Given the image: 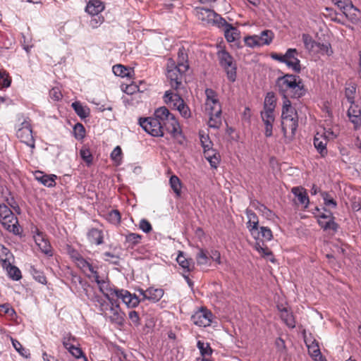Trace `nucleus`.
Segmentation results:
<instances>
[{
    "instance_id": "4c0bfd02",
    "label": "nucleus",
    "mask_w": 361,
    "mask_h": 361,
    "mask_svg": "<svg viewBox=\"0 0 361 361\" xmlns=\"http://www.w3.org/2000/svg\"><path fill=\"white\" fill-rule=\"evenodd\" d=\"M68 254L80 269L83 268L85 266H87V260L84 259L75 249L69 248Z\"/></svg>"
},
{
    "instance_id": "a878e982",
    "label": "nucleus",
    "mask_w": 361,
    "mask_h": 361,
    "mask_svg": "<svg viewBox=\"0 0 361 361\" xmlns=\"http://www.w3.org/2000/svg\"><path fill=\"white\" fill-rule=\"evenodd\" d=\"M195 15L198 20L204 24H211L213 17H214V11L213 10L204 8H197Z\"/></svg>"
},
{
    "instance_id": "58836bf2",
    "label": "nucleus",
    "mask_w": 361,
    "mask_h": 361,
    "mask_svg": "<svg viewBox=\"0 0 361 361\" xmlns=\"http://www.w3.org/2000/svg\"><path fill=\"white\" fill-rule=\"evenodd\" d=\"M255 249L264 257H267L268 260L274 262V258L272 252L267 246H264V243L262 241L257 242L255 244Z\"/></svg>"
},
{
    "instance_id": "a18cd8bd",
    "label": "nucleus",
    "mask_w": 361,
    "mask_h": 361,
    "mask_svg": "<svg viewBox=\"0 0 361 361\" xmlns=\"http://www.w3.org/2000/svg\"><path fill=\"white\" fill-rule=\"evenodd\" d=\"M281 318L290 328L295 326V321L293 314L288 312L286 308L281 311Z\"/></svg>"
},
{
    "instance_id": "bb28decb",
    "label": "nucleus",
    "mask_w": 361,
    "mask_h": 361,
    "mask_svg": "<svg viewBox=\"0 0 361 361\" xmlns=\"http://www.w3.org/2000/svg\"><path fill=\"white\" fill-rule=\"evenodd\" d=\"M204 157L212 168L216 169L220 162V155L211 147L204 149Z\"/></svg>"
},
{
    "instance_id": "7c9ffc66",
    "label": "nucleus",
    "mask_w": 361,
    "mask_h": 361,
    "mask_svg": "<svg viewBox=\"0 0 361 361\" xmlns=\"http://www.w3.org/2000/svg\"><path fill=\"white\" fill-rule=\"evenodd\" d=\"M176 66H180L183 71H187L189 68L188 52L184 47H181L178 52V61Z\"/></svg>"
},
{
    "instance_id": "4d7b16f0",
    "label": "nucleus",
    "mask_w": 361,
    "mask_h": 361,
    "mask_svg": "<svg viewBox=\"0 0 361 361\" xmlns=\"http://www.w3.org/2000/svg\"><path fill=\"white\" fill-rule=\"evenodd\" d=\"M356 86L354 84H349L345 89V96L348 103H355V95Z\"/></svg>"
},
{
    "instance_id": "2f4dec72",
    "label": "nucleus",
    "mask_w": 361,
    "mask_h": 361,
    "mask_svg": "<svg viewBox=\"0 0 361 361\" xmlns=\"http://www.w3.org/2000/svg\"><path fill=\"white\" fill-rule=\"evenodd\" d=\"M255 35L257 37V41L259 42L260 47L269 45L274 37V32L270 30H263L259 35Z\"/></svg>"
},
{
    "instance_id": "79ce46f5",
    "label": "nucleus",
    "mask_w": 361,
    "mask_h": 361,
    "mask_svg": "<svg viewBox=\"0 0 361 361\" xmlns=\"http://www.w3.org/2000/svg\"><path fill=\"white\" fill-rule=\"evenodd\" d=\"M3 268L6 270L8 275L13 280L18 281L21 279L22 276L20 269L12 265V261L9 262L8 265H4Z\"/></svg>"
},
{
    "instance_id": "8fccbe9b",
    "label": "nucleus",
    "mask_w": 361,
    "mask_h": 361,
    "mask_svg": "<svg viewBox=\"0 0 361 361\" xmlns=\"http://www.w3.org/2000/svg\"><path fill=\"white\" fill-rule=\"evenodd\" d=\"M276 104V99L273 92H268L264 98V109L274 110Z\"/></svg>"
},
{
    "instance_id": "f704fd0d",
    "label": "nucleus",
    "mask_w": 361,
    "mask_h": 361,
    "mask_svg": "<svg viewBox=\"0 0 361 361\" xmlns=\"http://www.w3.org/2000/svg\"><path fill=\"white\" fill-rule=\"evenodd\" d=\"M358 9L352 3H348V6H346L345 11H343L345 18L352 23H355L358 20Z\"/></svg>"
},
{
    "instance_id": "de8ad7c7",
    "label": "nucleus",
    "mask_w": 361,
    "mask_h": 361,
    "mask_svg": "<svg viewBox=\"0 0 361 361\" xmlns=\"http://www.w3.org/2000/svg\"><path fill=\"white\" fill-rule=\"evenodd\" d=\"M253 207L261 213L267 219H271L274 216V214L271 210L268 209L265 205L260 204L259 202L253 203Z\"/></svg>"
},
{
    "instance_id": "f257e3e1",
    "label": "nucleus",
    "mask_w": 361,
    "mask_h": 361,
    "mask_svg": "<svg viewBox=\"0 0 361 361\" xmlns=\"http://www.w3.org/2000/svg\"><path fill=\"white\" fill-rule=\"evenodd\" d=\"M276 87L284 99L288 97L298 99L306 92L302 79L300 76L293 74H286L279 77L276 82Z\"/></svg>"
},
{
    "instance_id": "37998d69",
    "label": "nucleus",
    "mask_w": 361,
    "mask_h": 361,
    "mask_svg": "<svg viewBox=\"0 0 361 361\" xmlns=\"http://www.w3.org/2000/svg\"><path fill=\"white\" fill-rule=\"evenodd\" d=\"M92 300L95 303V305L99 307L102 314L106 315V311L109 310L111 305L99 295H94L92 298Z\"/></svg>"
},
{
    "instance_id": "39448f33",
    "label": "nucleus",
    "mask_w": 361,
    "mask_h": 361,
    "mask_svg": "<svg viewBox=\"0 0 361 361\" xmlns=\"http://www.w3.org/2000/svg\"><path fill=\"white\" fill-rule=\"evenodd\" d=\"M164 99L166 104L177 109L183 118H188L191 116V111L189 106L178 94L170 90L166 91Z\"/></svg>"
},
{
    "instance_id": "b1692460",
    "label": "nucleus",
    "mask_w": 361,
    "mask_h": 361,
    "mask_svg": "<svg viewBox=\"0 0 361 361\" xmlns=\"http://www.w3.org/2000/svg\"><path fill=\"white\" fill-rule=\"evenodd\" d=\"M87 238L92 245H102L104 243V232L96 228H90L87 233Z\"/></svg>"
},
{
    "instance_id": "c85d7f7f",
    "label": "nucleus",
    "mask_w": 361,
    "mask_h": 361,
    "mask_svg": "<svg viewBox=\"0 0 361 361\" xmlns=\"http://www.w3.org/2000/svg\"><path fill=\"white\" fill-rule=\"evenodd\" d=\"M197 347L200 350V354L202 357V361H212L209 357L212 355L213 350L209 343L198 341L197 343Z\"/></svg>"
},
{
    "instance_id": "cd10ccee",
    "label": "nucleus",
    "mask_w": 361,
    "mask_h": 361,
    "mask_svg": "<svg viewBox=\"0 0 361 361\" xmlns=\"http://www.w3.org/2000/svg\"><path fill=\"white\" fill-rule=\"evenodd\" d=\"M224 34L226 39L228 42H233L240 38V32L237 27L229 24L224 30Z\"/></svg>"
},
{
    "instance_id": "bf43d9fd",
    "label": "nucleus",
    "mask_w": 361,
    "mask_h": 361,
    "mask_svg": "<svg viewBox=\"0 0 361 361\" xmlns=\"http://www.w3.org/2000/svg\"><path fill=\"white\" fill-rule=\"evenodd\" d=\"M62 343L66 350H69L75 344H78L77 339L71 333L66 334L62 339Z\"/></svg>"
},
{
    "instance_id": "6e6d98bb",
    "label": "nucleus",
    "mask_w": 361,
    "mask_h": 361,
    "mask_svg": "<svg viewBox=\"0 0 361 361\" xmlns=\"http://www.w3.org/2000/svg\"><path fill=\"white\" fill-rule=\"evenodd\" d=\"M196 261L199 265L207 264L209 261V257L207 255V252L202 248H200L196 255Z\"/></svg>"
},
{
    "instance_id": "13d9d810",
    "label": "nucleus",
    "mask_w": 361,
    "mask_h": 361,
    "mask_svg": "<svg viewBox=\"0 0 361 361\" xmlns=\"http://www.w3.org/2000/svg\"><path fill=\"white\" fill-rule=\"evenodd\" d=\"M30 273L32 275L33 278L35 279V281L44 285L47 284V277L45 276L44 274L42 271L37 270L34 267H32L30 269Z\"/></svg>"
},
{
    "instance_id": "ddd939ff",
    "label": "nucleus",
    "mask_w": 361,
    "mask_h": 361,
    "mask_svg": "<svg viewBox=\"0 0 361 361\" xmlns=\"http://www.w3.org/2000/svg\"><path fill=\"white\" fill-rule=\"evenodd\" d=\"M281 126L286 137H293L298 128V117L289 118L285 116V118H281Z\"/></svg>"
},
{
    "instance_id": "c756f323",
    "label": "nucleus",
    "mask_w": 361,
    "mask_h": 361,
    "mask_svg": "<svg viewBox=\"0 0 361 361\" xmlns=\"http://www.w3.org/2000/svg\"><path fill=\"white\" fill-rule=\"evenodd\" d=\"M327 140L322 135L317 134L314 139V145L322 157L327 154Z\"/></svg>"
},
{
    "instance_id": "5fc2aeb1",
    "label": "nucleus",
    "mask_w": 361,
    "mask_h": 361,
    "mask_svg": "<svg viewBox=\"0 0 361 361\" xmlns=\"http://www.w3.org/2000/svg\"><path fill=\"white\" fill-rule=\"evenodd\" d=\"M80 155L87 166L92 164L93 156L89 148L82 147L80 150Z\"/></svg>"
},
{
    "instance_id": "a211bd4d",
    "label": "nucleus",
    "mask_w": 361,
    "mask_h": 361,
    "mask_svg": "<svg viewBox=\"0 0 361 361\" xmlns=\"http://www.w3.org/2000/svg\"><path fill=\"white\" fill-rule=\"evenodd\" d=\"M262 119L265 125V135L270 137L272 135L273 123L275 121L274 110L263 109L261 112Z\"/></svg>"
},
{
    "instance_id": "c03bdc74",
    "label": "nucleus",
    "mask_w": 361,
    "mask_h": 361,
    "mask_svg": "<svg viewBox=\"0 0 361 361\" xmlns=\"http://www.w3.org/2000/svg\"><path fill=\"white\" fill-rule=\"evenodd\" d=\"M106 219L111 224L118 226L121 223V213L117 209H112L106 214Z\"/></svg>"
},
{
    "instance_id": "4468645a",
    "label": "nucleus",
    "mask_w": 361,
    "mask_h": 361,
    "mask_svg": "<svg viewBox=\"0 0 361 361\" xmlns=\"http://www.w3.org/2000/svg\"><path fill=\"white\" fill-rule=\"evenodd\" d=\"M247 221V228L251 235L255 238H259V218L257 214L250 209L246 210Z\"/></svg>"
},
{
    "instance_id": "052dcab7",
    "label": "nucleus",
    "mask_w": 361,
    "mask_h": 361,
    "mask_svg": "<svg viewBox=\"0 0 361 361\" xmlns=\"http://www.w3.org/2000/svg\"><path fill=\"white\" fill-rule=\"evenodd\" d=\"M262 238L264 240L269 241L273 238V234L271 229L266 226H261L259 228V239ZM258 240V238H256Z\"/></svg>"
},
{
    "instance_id": "69168bd1",
    "label": "nucleus",
    "mask_w": 361,
    "mask_h": 361,
    "mask_svg": "<svg viewBox=\"0 0 361 361\" xmlns=\"http://www.w3.org/2000/svg\"><path fill=\"white\" fill-rule=\"evenodd\" d=\"M244 42L247 47L250 48L260 47L259 42L257 41V37L255 35L245 37Z\"/></svg>"
},
{
    "instance_id": "603ef678",
    "label": "nucleus",
    "mask_w": 361,
    "mask_h": 361,
    "mask_svg": "<svg viewBox=\"0 0 361 361\" xmlns=\"http://www.w3.org/2000/svg\"><path fill=\"white\" fill-rule=\"evenodd\" d=\"M11 342L15 350L23 357L27 358L30 353L29 350L25 348L22 344L16 339L11 338Z\"/></svg>"
},
{
    "instance_id": "0eeeda50",
    "label": "nucleus",
    "mask_w": 361,
    "mask_h": 361,
    "mask_svg": "<svg viewBox=\"0 0 361 361\" xmlns=\"http://www.w3.org/2000/svg\"><path fill=\"white\" fill-rule=\"evenodd\" d=\"M161 118L157 117V110L154 112V117L140 118L139 119L140 126L147 133L154 137H162Z\"/></svg>"
},
{
    "instance_id": "09e8293b",
    "label": "nucleus",
    "mask_w": 361,
    "mask_h": 361,
    "mask_svg": "<svg viewBox=\"0 0 361 361\" xmlns=\"http://www.w3.org/2000/svg\"><path fill=\"white\" fill-rule=\"evenodd\" d=\"M302 39L304 43L305 48L312 53L314 50L317 42L309 34H302Z\"/></svg>"
},
{
    "instance_id": "72a5a7b5",
    "label": "nucleus",
    "mask_w": 361,
    "mask_h": 361,
    "mask_svg": "<svg viewBox=\"0 0 361 361\" xmlns=\"http://www.w3.org/2000/svg\"><path fill=\"white\" fill-rule=\"evenodd\" d=\"M142 236L138 233H129L125 235V244L128 248H134L141 243Z\"/></svg>"
},
{
    "instance_id": "423d86ee",
    "label": "nucleus",
    "mask_w": 361,
    "mask_h": 361,
    "mask_svg": "<svg viewBox=\"0 0 361 361\" xmlns=\"http://www.w3.org/2000/svg\"><path fill=\"white\" fill-rule=\"evenodd\" d=\"M217 56L219 64L226 73L228 80L231 82H234L237 76V67L232 56L226 50L222 49L218 51Z\"/></svg>"
},
{
    "instance_id": "3c124183",
    "label": "nucleus",
    "mask_w": 361,
    "mask_h": 361,
    "mask_svg": "<svg viewBox=\"0 0 361 361\" xmlns=\"http://www.w3.org/2000/svg\"><path fill=\"white\" fill-rule=\"evenodd\" d=\"M114 73L120 77H130V69L121 64H116L113 66Z\"/></svg>"
},
{
    "instance_id": "aec40b11",
    "label": "nucleus",
    "mask_w": 361,
    "mask_h": 361,
    "mask_svg": "<svg viewBox=\"0 0 361 361\" xmlns=\"http://www.w3.org/2000/svg\"><path fill=\"white\" fill-rule=\"evenodd\" d=\"M111 302V306L109 308L110 311L109 319L112 323H115L118 325H123L124 322V313L121 311L118 305H115V302L112 299H108Z\"/></svg>"
},
{
    "instance_id": "ea45409f",
    "label": "nucleus",
    "mask_w": 361,
    "mask_h": 361,
    "mask_svg": "<svg viewBox=\"0 0 361 361\" xmlns=\"http://www.w3.org/2000/svg\"><path fill=\"white\" fill-rule=\"evenodd\" d=\"M76 114L81 118H85L90 115V109L82 106L80 102H74L71 104Z\"/></svg>"
},
{
    "instance_id": "6e6552de",
    "label": "nucleus",
    "mask_w": 361,
    "mask_h": 361,
    "mask_svg": "<svg viewBox=\"0 0 361 361\" xmlns=\"http://www.w3.org/2000/svg\"><path fill=\"white\" fill-rule=\"evenodd\" d=\"M111 295H114L117 298L121 299L129 308L137 307L141 301L135 294H131L127 290L118 289L114 287H111L108 290V293L104 295L107 299H109Z\"/></svg>"
},
{
    "instance_id": "9b49d317",
    "label": "nucleus",
    "mask_w": 361,
    "mask_h": 361,
    "mask_svg": "<svg viewBox=\"0 0 361 361\" xmlns=\"http://www.w3.org/2000/svg\"><path fill=\"white\" fill-rule=\"evenodd\" d=\"M16 136L20 142L31 148L35 147V139L32 135V130L29 121L25 120L20 124L17 129Z\"/></svg>"
},
{
    "instance_id": "774afa93",
    "label": "nucleus",
    "mask_w": 361,
    "mask_h": 361,
    "mask_svg": "<svg viewBox=\"0 0 361 361\" xmlns=\"http://www.w3.org/2000/svg\"><path fill=\"white\" fill-rule=\"evenodd\" d=\"M104 21V18L102 16H92V18L90 20L89 25L92 29H96L99 27Z\"/></svg>"
},
{
    "instance_id": "1a4fd4ad",
    "label": "nucleus",
    "mask_w": 361,
    "mask_h": 361,
    "mask_svg": "<svg viewBox=\"0 0 361 361\" xmlns=\"http://www.w3.org/2000/svg\"><path fill=\"white\" fill-rule=\"evenodd\" d=\"M167 78L169 80L170 85L176 90L180 89L182 85L183 73L186 71H183L180 66H176L175 61L169 59L167 62Z\"/></svg>"
},
{
    "instance_id": "338daca9",
    "label": "nucleus",
    "mask_w": 361,
    "mask_h": 361,
    "mask_svg": "<svg viewBox=\"0 0 361 361\" xmlns=\"http://www.w3.org/2000/svg\"><path fill=\"white\" fill-rule=\"evenodd\" d=\"M75 137L78 140H81L85 136V129L82 124L78 123L73 128Z\"/></svg>"
},
{
    "instance_id": "c9c22d12",
    "label": "nucleus",
    "mask_w": 361,
    "mask_h": 361,
    "mask_svg": "<svg viewBox=\"0 0 361 361\" xmlns=\"http://www.w3.org/2000/svg\"><path fill=\"white\" fill-rule=\"evenodd\" d=\"M13 259V254L4 245L0 243V263L2 267L4 265H8L9 262Z\"/></svg>"
},
{
    "instance_id": "864d4df0",
    "label": "nucleus",
    "mask_w": 361,
    "mask_h": 361,
    "mask_svg": "<svg viewBox=\"0 0 361 361\" xmlns=\"http://www.w3.org/2000/svg\"><path fill=\"white\" fill-rule=\"evenodd\" d=\"M320 195L324 200V204H325V206L334 209L336 208L337 202L331 194H329L328 192L323 191L320 192Z\"/></svg>"
},
{
    "instance_id": "e433bc0d",
    "label": "nucleus",
    "mask_w": 361,
    "mask_h": 361,
    "mask_svg": "<svg viewBox=\"0 0 361 361\" xmlns=\"http://www.w3.org/2000/svg\"><path fill=\"white\" fill-rule=\"evenodd\" d=\"M285 116L292 118L298 117V114L295 109L291 106V103L288 99L283 100V104L282 108L281 118Z\"/></svg>"
},
{
    "instance_id": "2eb2a0df",
    "label": "nucleus",
    "mask_w": 361,
    "mask_h": 361,
    "mask_svg": "<svg viewBox=\"0 0 361 361\" xmlns=\"http://www.w3.org/2000/svg\"><path fill=\"white\" fill-rule=\"evenodd\" d=\"M335 217L333 214L329 212L328 214H322L318 216V224L324 231L332 230L337 231L338 224L334 221Z\"/></svg>"
},
{
    "instance_id": "f8f14e48",
    "label": "nucleus",
    "mask_w": 361,
    "mask_h": 361,
    "mask_svg": "<svg viewBox=\"0 0 361 361\" xmlns=\"http://www.w3.org/2000/svg\"><path fill=\"white\" fill-rule=\"evenodd\" d=\"M213 314L210 310L206 307H201L196 311L191 317L193 324L200 327H207L210 326L212 321Z\"/></svg>"
},
{
    "instance_id": "e2e57ef3",
    "label": "nucleus",
    "mask_w": 361,
    "mask_h": 361,
    "mask_svg": "<svg viewBox=\"0 0 361 361\" xmlns=\"http://www.w3.org/2000/svg\"><path fill=\"white\" fill-rule=\"evenodd\" d=\"M38 247L44 255L49 257H51L53 255V249L48 239L39 244Z\"/></svg>"
},
{
    "instance_id": "7ed1b4c3",
    "label": "nucleus",
    "mask_w": 361,
    "mask_h": 361,
    "mask_svg": "<svg viewBox=\"0 0 361 361\" xmlns=\"http://www.w3.org/2000/svg\"><path fill=\"white\" fill-rule=\"evenodd\" d=\"M157 117L161 118L163 135L164 132L170 133L173 137H176L181 134V129L178 120L166 107L162 106L157 109Z\"/></svg>"
},
{
    "instance_id": "6ab92c4d",
    "label": "nucleus",
    "mask_w": 361,
    "mask_h": 361,
    "mask_svg": "<svg viewBox=\"0 0 361 361\" xmlns=\"http://www.w3.org/2000/svg\"><path fill=\"white\" fill-rule=\"evenodd\" d=\"M139 293L142 296L143 300H147L153 302L159 301L164 295L162 288H154L153 287L146 290L140 289Z\"/></svg>"
},
{
    "instance_id": "393cba45",
    "label": "nucleus",
    "mask_w": 361,
    "mask_h": 361,
    "mask_svg": "<svg viewBox=\"0 0 361 361\" xmlns=\"http://www.w3.org/2000/svg\"><path fill=\"white\" fill-rule=\"evenodd\" d=\"M104 8V4L101 0H90L85 7V11L91 16H97L103 11Z\"/></svg>"
},
{
    "instance_id": "49530a36",
    "label": "nucleus",
    "mask_w": 361,
    "mask_h": 361,
    "mask_svg": "<svg viewBox=\"0 0 361 361\" xmlns=\"http://www.w3.org/2000/svg\"><path fill=\"white\" fill-rule=\"evenodd\" d=\"M169 184L176 195L180 196L181 194L182 184L179 178L176 175L171 176L169 179Z\"/></svg>"
},
{
    "instance_id": "412c9836",
    "label": "nucleus",
    "mask_w": 361,
    "mask_h": 361,
    "mask_svg": "<svg viewBox=\"0 0 361 361\" xmlns=\"http://www.w3.org/2000/svg\"><path fill=\"white\" fill-rule=\"evenodd\" d=\"M350 106L348 110V116L350 121L354 124L355 128L361 126V109L355 103H350Z\"/></svg>"
},
{
    "instance_id": "473e14b6",
    "label": "nucleus",
    "mask_w": 361,
    "mask_h": 361,
    "mask_svg": "<svg viewBox=\"0 0 361 361\" xmlns=\"http://www.w3.org/2000/svg\"><path fill=\"white\" fill-rule=\"evenodd\" d=\"M313 54H319L322 55L331 56L334 53L331 45L329 42L322 43L317 42Z\"/></svg>"
},
{
    "instance_id": "5701e85b",
    "label": "nucleus",
    "mask_w": 361,
    "mask_h": 361,
    "mask_svg": "<svg viewBox=\"0 0 361 361\" xmlns=\"http://www.w3.org/2000/svg\"><path fill=\"white\" fill-rule=\"evenodd\" d=\"M35 178L43 185L52 188L56 185L57 176L54 174H45L42 171H37L35 173Z\"/></svg>"
},
{
    "instance_id": "9d476101",
    "label": "nucleus",
    "mask_w": 361,
    "mask_h": 361,
    "mask_svg": "<svg viewBox=\"0 0 361 361\" xmlns=\"http://www.w3.org/2000/svg\"><path fill=\"white\" fill-rule=\"evenodd\" d=\"M97 267L93 266L90 262L87 261V266H85L83 268L80 269L82 270L83 272L87 273L89 271L90 274H87L89 278H93L94 281L99 286V290L104 294L108 293V290L111 287L109 282L106 281L104 278H101L97 271Z\"/></svg>"
},
{
    "instance_id": "680f3d73",
    "label": "nucleus",
    "mask_w": 361,
    "mask_h": 361,
    "mask_svg": "<svg viewBox=\"0 0 361 361\" xmlns=\"http://www.w3.org/2000/svg\"><path fill=\"white\" fill-rule=\"evenodd\" d=\"M211 24L216 25L219 28H222L224 30L230 23H227L224 18H222L220 15L214 12V17H213L212 22Z\"/></svg>"
},
{
    "instance_id": "20e7f679",
    "label": "nucleus",
    "mask_w": 361,
    "mask_h": 361,
    "mask_svg": "<svg viewBox=\"0 0 361 361\" xmlns=\"http://www.w3.org/2000/svg\"><path fill=\"white\" fill-rule=\"evenodd\" d=\"M0 222L8 231L16 234L19 233L18 219L4 203H0Z\"/></svg>"
},
{
    "instance_id": "f3484780",
    "label": "nucleus",
    "mask_w": 361,
    "mask_h": 361,
    "mask_svg": "<svg viewBox=\"0 0 361 361\" xmlns=\"http://www.w3.org/2000/svg\"><path fill=\"white\" fill-rule=\"evenodd\" d=\"M298 51L296 49H288L286 51V65L295 73H300L301 70L300 61L298 59Z\"/></svg>"
},
{
    "instance_id": "dca6fc26",
    "label": "nucleus",
    "mask_w": 361,
    "mask_h": 361,
    "mask_svg": "<svg viewBox=\"0 0 361 361\" xmlns=\"http://www.w3.org/2000/svg\"><path fill=\"white\" fill-rule=\"evenodd\" d=\"M305 344L308 349V353L314 361H326L322 356L319 343L314 338H305Z\"/></svg>"
},
{
    "instance_id": "4be33fe9",
    "label": "nucleus",
    "mask_w": 361,
    "mask_h": 361,
    "mask_svg": "<svg viewBox=\"0 0 361 361\" xmlns=\"http://www.w3.org/2000/svg\"><path fill=\"white\" fill-rule=\"evenodd\" d=\"M291 192L297 197L295 203L302 205L305 209L307 208L310 200L306 190L302 187H293Z\"/></svg>"
},
{
    "instance_id": "0e129e2a",
    "label": "nucleus",
    "mask_w": 361,
    "mask_h": 361,
    "mask_svg": "<svg viewBox=\"0 0 361 361\" xmlns=\"http://www.w3.org/2000/svg\"><path fill=\"white\" fill-rule=\"evenodd\" d=\"M11 78L6 71H0V89L8 87Z\"/></svg>"
},
{
    "instance_id": "a19ab883",
    "label": "nucleus",
    "mask_w": 361,
    "mask_h": 361,
    "mask_svg": "<svg viewBox=\"0 0 361 361\" xmlns=\"http://www.w3.org/2000/svg\"><path fill=\"white\" fill-rule=\"evenodd\" d=\"M176 261L178 264L187 272H189L193 268V263L191 259H188L185 257L183 252H179Z\"/></svg>"
},
{
    "instance_id": "f03ea898",
    "label": "nucleus",
    "mask_w": 361,
    "mask_h": 361,
    "mask_svg": "<svg viewBox=\"0 0 361 361\" xmlns=\"http://www.w3.org/2000/svg\"><path fill=\"white\" fill-rule=\"evenodd\" d=\"M205 111L209 115L208 126L210 128H219L221 125V105L218 94L211 88L205 90Z\"/></svg>"
}]
</instances>
